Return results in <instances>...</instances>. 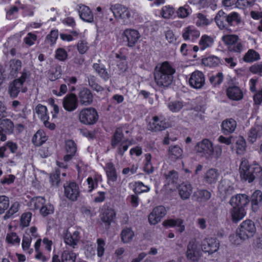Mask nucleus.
<instances>
[{
    "label": "nucleus",
    "mask_w": 262,
    "mask_h": 262,
    "mask_svg": "<svg viewBox=\"0 0 262 262\" xmlns=\"http://www.w3.org/2000/svg\"><path fill=\"white\" fill-rule=\"evenodd\" d=\"M175 72V69L166 61L159 66H156L154 69V75L157 85L163 89L168 88L173 81Z\"/></svg>",
    "instance_id": "f257e3e1"
},
{
    "label": "nucleus",
    "mask_w": 262,
    "mask_h": 262,
    "mask_svg": "<svg viewBox=\"0 0 262 262\" xmlns=\"http://www.w3.org/2000/svg\"><path fill=\"white\" fill-rule=\"evenodd\" d=\"M196 152L207 159H218L222 155V147L220 145L213 146L208 139H204L196 143L194 147Z\"/></svg>",
    "instance_id": "f03ea898"
},
{
    "label": "nucleus",
    "mask_w": 262,
    "mask_h": 262,
    "mask_svg": "<svg viewBox=\"0 0 262 262\" xmlns=\"http://www.w3.org/2000/svg\"><path fill=\"white\" fill-rule=\"evenodd\" d=\"M128 132L124 127L117 128L112 139L111 144L113 148L117 147V153L122 157L124 152L127 150L128 147L131 145V141L129 139L124 138L123 132Z\"/></svg>",
    "instance_id": "7ed1b4c3"
},
{
    "label": "nucleus",
    "mask_w": 262,
    "mask_h": 262,
    "mask_svg": "<svg viewBox=\"0 0 262 262\" xmlns=\"http://www.w3.org/2000/svg\"><path fill=\"white\" fill-rule=\"evenodd\" d=\"M257 170H260V166L258 164H250L247 159H242L239 168L242 180L249 183L253 182L256 178Z\"/></svg>",
    "instance_id": "20e7f679"
},
{
    "label": "nucleus",
    "mask_w": 262,
    "mask_h": 262,
    "mask_svg": "<svg viewBox=\"0 0 262 262\" xmlns=\"http://www.w3.org/2000/svg\"><path fill=\"white\" fill-rule=\"evenodd\" d=\"M215 21L217 26L222 28L225 27V21L230 26L238 25L241 22V18L237 12H233L227 15L223 11L220 10L215 17Z\"/></svg>",
    "instance_id": "39448f33"
},
{
    "label": "nucleus",
    "mask_w": 262,
    "mask_h": 262,
    "mask_svg": "<svg viewBox=\"0 0 262 262\" xmlns=\"http://www.w3.org/2000/svg\"><path fill=\"white\" fill-rule=\"evenodd\" d=\"M115 17L124 24L131 23L136 13L121 5H115L113 9H111Z\"/></svg>",
    "instance_id": "423d86ee"
},
{
    "label": "nucleus",
    "mask_w": 262,
    "mask_h": 262,
    "mask_svg": "<svg viewBox=\"0 0 262 262\" xmlns=\"http://www.w3.org/2000/svg\"><path fill=\"white\" fill-rule=\"evenodd\" d=\"M78 118L81 123L85 125H93L97 121L98 115L95 108H84L79 113Z\"/></svg>",
    "instance_id": "0eeeda50"
},
{
    "label": "nucleus",
    "mask_w": 262,
    "mask_h": 262,
    "mask_svg": "<svg viewBox=\"0 0 262 262\" xmlns=\"http://www.w3.org/2000/svg\"><path fill=\"white\" fill-rule=\"evenodd\" d=\"M237 229L239 231L242 238L246 240L253 237L256 231L254 222L250 220H246L242 222Z\"/></svg>",
    "instance_id": "6e6552de"
},
{
    "label": "nucleus",
    "mask_w": 262,
    "mask_h": 262,
    "mask_svg": "<svg viewBox=\"0 0 262 262\" xmlns=\"http://www.w3.org/2000/svg\"><path fill=\"white\" fill-rule=\"evenodd\" d=\"M64 195L70 201L74 202L80 196V191L78 185L75 181H67L63 184Z\"/></svg>",
    "instance_id": "1a4fd4ad"
},
{
    "label": "nucleus",
    "mask_w": 262,
    "mask_h": 262,
    "mask_svg": "<svg viewBox=\"0 0 262 262\" xmlns=\"http://www.w3.org/2000/svg\"><path fill=\"white\" fill-rule=\"evenodd\" d=\"M220 247L219 241L215 238L207 237L201 243V249L204 253L209 255L217 251Z\"/></svg>",
    "instance_id": "9d476101"
},
{
    "label": "nucleus",
    "mask_w": 262,
    "mask_h": 262,
    "mask_svg": "<svg viewBox=\"0 0 262 262\" xmlns=\"http://www.w3.org/2000/svg\"><path fill=\"white\" fill-rule=\"evenodd\" d=\"M200 246L199 242L195 239H192L189 242L186 254L188 259L192 261L198 259L201 253Z\"/></svg>",
    "instance_id": "9b49d317"
},
{
    "label": "nucleus",
    "mask_w": 262,
    "mask_h": 262,
    "mask_svg": "<svg viewBox=\"0 0 262 262\" xmlns=\"http://www.w3.org/2000/svg\"><path fill=\"white\" fill-rule=\"evenodd\" d=\"M148 129L153 132H159L165 129L167 124L165 118L162 116H155L148 124Z\"/></svg>",
    "instance_id": "f8f14e48"
},
{
    "label": "nucleus",
    "mask_w": 262,
    "mask_h": 262,
    "mask_svg": "<svg viewBox=\"0 0 262 262\" xmlns=\"http://www.w3.org/2000/svg\"><path fill=\"white\" fill-rule=\"evenodd\" d=\"M205 83L204 74L199 71H195L190 75L189 79V85L195 89H201Z\"/></svg>",
    "instance_id": "ddd939ff"
},
{
    "label": "nucleus",
    "mask_w": 262,
    "mask_h": 262,
    "mask_svg": "<svg viewBox=\"0 0 262 262\" xmlns=\"http://www.w3.org/2000/svg\"><path fill=\"white\" fill-rule=\"evenodd\" d=\"M80 239V232L77 230L73 232L67 230L63 236L64 243L72 249H75L77 247Z\"/></svg>",
    "instance_id": "4468645a"
},
{
    "label": "nucleus",
    "mask_w": 262,
    "mask_h": 262,
    "mask_svg": "<svg viewBox=\"0 0 262 262\" xmlns=\"http://www.w3.org/2000/svg\"><path fill=\"white\" fill-rule=\"evenodd\" d=\"M62 106L68 112H73L77 109L78 106V100L76 94L70 93L67 95L62 100Z\"/></svg>",
    "instance_id": "2eb2a0df"
},
{
    "label": "nucleus",
    "mask_w": 262,
    "mask_h": 262,
    "mask_svg": "<svg viewBox=\"0 0 262 262\" xmlns=\"http://www.w3.org/2000/svg\"><path fill=\"white\" fill-rule=\"evenodd\" d=\"M166 210L163 206H159L154 208L148 216V222L150 225H156L161 221L166 215Z\"/></svg>",
    "instance_id": "dca6fc26"
},
{
    "label": "nucleus",
    "mask_w": 262,
    "mask_h": 262,
    "mask_svg": "<svg viewBox=\"0 0 262 262\" xmlns=\"http://www.w3.org/2000/svg\"><path fill=\"white\" fill-rule=\"evenodd\" d=\"M122 35L123 39L127 41V46L129 47H134L140 38L139 32L136 30L132 29H125Z\"/></svg>",
    "instance_id": "f3484780"
},
{
    "label": "nucleus",
    "mask_w": 262,
    "mask_h": 262,
    "mask_svg": "<svg viewBox=\"0 0 262 262\" xmlns=\"http://www.w3.org/2000/svg\"><path fill=\"white\" fill-rule=\"evenodd\" d=\"M249 203V197L245 194H238L233 196L230 200L231 206L245 208Z\"/></svg>",
    "instance_id": "a211bd4d"
},
{
    "label": "nucleus",
    "mask_w": 262,
    "mask_h": 262,
    "mask_svg": "<svg viewBox=\"0 0 262 262\" xmlns=\"http://www.w3.org/2000/svg\"><path fill=\"white\" fill-rule=\"evenodd\" d=\"M79 101L82 105L88 106L90 105L93 100V96L88 88H82L78 93Z\"/></svg>",
    "instance_id": "6ab92c4d"
},
{
    "label": "nucleus",
    "mask_w": 262,
    "mask_h": 262,
    "mask_svg": "<svg viewBox=\"0 0 262 262\" xmlns=\"http://www.w3.org/2000/svg\"><path fill=\"white\" fill-rule=\"evenodd\" d=\"M226 94L230 99L234 101H239L243 98L242 91L236 85L229 86L226 90Z\"/></svg>",
    "instance_id": "aec40b11"
},
{
    "label": "nucleus",
    "mask_w": 262,
    "mask_h": 262,
    "mask_svg": "<svg viewBox=\"0 0 262 262\" xmlns=\"http://www.w3.org/2000/svg\"><path fill=\"white\" fill-rule=\"evenodd\" d=\"M27 91L26 88H23V85L18 80H14L13 82L10 84L9 87V92L10 95L12 98L16 97L19 93L21 92L23 93L26 92Z\"/></svg>",
    "instance_id": "412c9836"
},
{
    "label": "nucleus",
    "mask_w": 262,
    "mask_h": 262,
    "mask_svg": "<svg viewBox=\"0 0 262 262\" xmlns=\"http://www.w3.org/2000/svg\"><path fill=\"white\" fill-rule=\"evenodd\" d=\"M66 150L67 155L64 156L63 159L65 162L70 161L75 156L77 151V146L76 143L73 140H68L66 142Z\"/></svg>",
    "instance_id": "4be33fe9"
},
{
    "label": "nucleus",
    "mask_w": 262,
    "mask_h": 262,
    "mask_svg": "<svg viewBox=\"0 0 262 262\" xmlns=\"http://www.w3.org/2000/svg\"><path fill=\"white\" fill-rule=\"evenodd\" d=\"M116 216L115 210L112 208H107L103 212L101 220L105 224V227L108 228Z\"/></svg>",
    "instance_id": "5701e85b"
},
{
    "label": "nucleus",
    "mask_w": 262,
    "mask_h": 262,
    "mask_svg": "<svg viewBox=\"0 0 262 262\" xmlns=\"http://www.w3.org/2000/svg\"><path fill=\"white\" fill-rule=\"evenodd\" d=\"M179 195L182 200L188 199L192 192V187L190 184L187 183H182L178 188Z\"/></svg>",
    "instance_id": "b1692460"
},
{
    "label": "nucleus",
    "mask_w": 262,
    "mask_h": 262,
    "mask_svg": "<svg viewBox=\"0 0 262 262\" xmlns=\"http://www.w3.org/2000/svg\"><path fill=\"white\" fill-rule=\"evenodd\" d=\"M262 205V192L255 190L251 196V207L254 212L257 211Z\"/></svg>",
    "instance_id": "393cba45"
},
{
    "label": "nucleus",
    "mask_w": 262,
    "mask_h": 262,
    "mask_svg": "<svg viewBox=\"0 0 262 262\" xmlns=\"http://www.w3.org/2000/svg\"><path fill=\"white\" fill-rule=\"evenodd\" d=\"M200 35V32L193 27L189 26L184 29L182 34L184 40H191L193 41L198 38Z\"/></svg>",
    "instance_id": "a878e982"
},
{
    "label": "nucleus",
    "mask_w": 262,
    "mask_h": 262,
    "mask_svg": "<svg viewBox=\"0 0 262 262\" xmlns=\"http://www.w3.org/2000/svg\"><path fill=\"white\" fill-rule=\"evenodd\" d=\"M262 137V128L260 126L252 127L248 133V141L253 143Z\"/></svg>",
    "instance_id": "bb28decb"
},
{
    "label": "nucleus",
    "mask_w": 262,
    "mask_h": 262,
    "mask_svg": "<svg viewBox=\"0 0 262 262\" xmlns=\"http://www.w3.org/2000/svg\"><path fill=\"white\" fill-rule=\"evenodd\" d=\"M79 14L80 18L84 21L91 23L94 20L93 13L86 6L82 5L79 7Z\"/></svg>",
    "instance_id": "cd10ccee"
},
{
    "label": "nucleus",
    "mask_w": 262,
    "mask_h": 262,
    "mask_svg": "<svg viewBox=\"0 0 262 262\" xmlns=\"http://www.w3.org/2000/svg\"><path fill=\"white\" fill-rule=\"evenodd\" d=\"M236 127V122L233 119L224 120L222 123V130L224 134H229L234 132Z\"/></svg>",
    "instance_id": "c85d7f7f"
},
{
    "label": "nucleus",
    "mask_w": 262,
    "mask_h": 262,
    "mask_svg": "<svg viewBox=\"0 0 262 262\" xmlns=\"http://www.w3.org/2000/svg\"><path fill=\"white\" fill-rule=\"evenodd\" d=\"M230 213L233 222H238L242 220L246 214L245 208L241 207L232 206Z\"/></svg>",
    "instance_id": "c756f323"
},
{
    "label": "nucleus",
    "mask_w": 262,
    "mask_h": 262,
    "mask_svg": "<svg viewBox=\"0 0 262 262\" xmlns=\"http://www.w3.org/2000/svg\"><path fill=\"white\" fill-rule=\"evenodd\" d=\"M163 225L166 227H177V230L182 233L185 230V226L184 225V221L180 219L177 220L169 219L165 220L163 223Z\"/></svg>",
    "instance_id": "7c9ffc66"
},
{
    "label": "nucleus",
    "mask_w": 262,
    "mask_h": 262,
    "mask_svg": "<svg viewBox=\"0 0 262 262\" xmlns=\"http://www.w3.org/2000/svg\"><path fill=\"white\" fill-rule=\"evenodd\" d=\"M219 173L217 170L214 168H211L207 171L204 176V181L209 184H214L217 181Z\"/></svg>",
    "instance_id": "2f4dec72"
},
{
    "label": "nucleus",
    "mask_w": 262,
    "mask_h": 262,
    "mask_svg": "<svg viewBox=\"0 0 262 262\" xmlns=\"http://www.w3.org/2000/svg\"><path fill=\"white\" fill-rule=\"evenodd\" d=\"M14 128V124L12 121L8 119L1 120L0 134L5 135V133L10 134Z\"/></svg>",
    "instance_id": "473e14b6"
},
{
    "label": "nucleus",
    "mask_w": 262,
    "mask_h": 262,
    "mask_svg": "<svg viewBox=\"0 0 262 262\" xmlns=\"http://www.w3.org/2000/svg\"><path fill=\"white\" fill-rule=\"evenodd\" d=\"M169 157L172 160L181 158L183 155V150L178 145H171L168 150Z\"/></svg>",
    "instance_id": "72a5a7b5"
},
{
    "label": "nucleus",
    "mask_w": 262,
    "mask_h": 262,
    "mask_svg": "<svg viewBox=\"0 0 262 262\" xmlns=\"http://www.w3.org/2000/svg\"><path fill=\"white\" fill-rule=\"evenodd\" d=\"M260 59L259 54L253 49H249L244 55L243 60L245 62L252 63Z\"/></svg>",
    "instance_id": "f704fd0d"
},
{
    "label": "nucleus",
    "mask_w": 262,
    "mask_h": 262,
    "mask_svg": "<svg viewBox=\"0 0 262 262\" xmlns=\"http://www.w3.org/2000/svg\"><path fill=\"white\" fill-rule=\"evenodd\" d=\"M105 170L108 180L114 182L117 181V174L114 165L112 162L106 164Z\"/></svg>",
    "instance_id": "c9c22d12"
},
{
    "label": "nucleus",
    "mask_w": 262,
    "mask_h": 262,
    "mask_svg": "<svg viewBox=\"0 0 262 262\" xmlns=\"http://www.w3.org/2000/svg\"><path fill=\"white\" fill-rule=\"evenodd\" d=\"M235 142L236 153L238 155L243 154L245 152L247 147L245 139L242 136H238L235 138Z\"/></svg>",
    "instance_id": "e433bc0d"
},
{
    "label": "nucleus",
    "mask_w": 262,
    "mask_h": 262,
    "mask_svg": "<svg viewBox=\"0 0 262 262\" xmlns=\"http://www.w3.org/2000/svg\"><path fill=\"white\" fill-rule=\"evenodd\" d=\"M213 43V38L207 35L202 36L199 42L200 48L201 51H204L207 48L212 47Z\"/></svg>",
    "instance_id": "4c0bfd02"
},
{
    "label": "nucleus",
    "mask_w": 262,
    "mask_h": 262,
    "mask_svg": "<svg viewBox=\"0 0 262 262\" xmlns=\"http://www.w3.org/2000/svg\"><path fill=\"white\" fill-rule=\"evenodd\" d=\"M35 111L41 121L49 119V116L47 113L48 110L46 106L39 104L35 107Z\"/></svg>",
    "instance_id": "58836bf2"
},
{
    "label": "nucleus",
    "mask_w": 262,
    "mask_h": 262,
    "mask_svg": "<svg viewBox=\"0 0 262 262\" xmlns=\"http://www.w3.org/2000/svg\"><path fill=\"white\" fill-rule=\"evenodd\" d=\"M221 62V59L215 56H210L202 59L203 64L209 67H215Z\"/></svg>",
    "instance_id": "ea45409f"
},
{
    "label": "nucleus",
    "mask_w": 262,
    "mask_h": 262,
    "mask_svg": "<svg viewBox=\"0 0 262 262\" xmlns=\"http://www.w3.org/2000/svg\"><path fill=\"white\" fill-rule=\"evenodd\" d=\"M76 258V253L69 250H64L61 254V262H75Z\"/></svg>",
    "instance_id": "a19ab883"
},
{
    "label": "nucleus",
    "mask_w": 262,
    "mask_h": 262,
    "mask_svg": "<svg viewBox=\"0 0 262 262\" xmlns=\"http://www.w3.org/2000/svg\"><path fill=\"white\" fill-rule=\"evenodd\" d=\"M134 236V232L130 228H124L121 231V240L124 243L130 242Z\"/></svg>",
    "instance_id": "79ce46f5"
},
{
    "label": "nucleus",
    "mask_w": 262,
    "mask_h": 262,
    "mask_svg": "<svg viewBox=\"0 0 262 262\" xmlns=\"http://www.w3.org/2000/svg\"><path fill=\"white\" fill-rule=\"evenodd\" d=\"M6 242L11 245L19 246L20 242V238L15 232H8L6 236Z\"/></svg>",
    "instance_id": "37998d69"
},
{
    "label": "nucleus",
    "mask_w": 262,
    "mask_h": 262,
    "mask_svg": "<svg viewBox=\"0 0 262 262\" xmlns=\"http://www.w3.org/2000/svg\"><path fill=\"white\" fill-rule=\"evenodd\" d=\"M167 107L172 113H177L184 107V102L179 100L171 101L168 103Z\"/></svg>",
    "instance_id": "c03bdc74"
},
{
    "label": "nucleus",
    "mask_w": 262,
    "mask_h": 262,
    "mask_svg": "<svg viewBox=\"0 0 262 262\" xmlns=\"http://www.w3.org/2000/svg\"><path fill=\"white\" fill-rule=\"evenodd\" d=\"M32 239V237L29 234H25L22 240L21 245L23 250L29 254H31L33 251L32 249H30Z\"/></svg>",
    "instance_id": "a18cd8bd"
},
{
    "label": "nucleus",
    "mask_w": 262,
    "mask_h": 262,
    "mask_svg": "<svg viewBox=\"0 0 262 262\" xmlns=\"http://www.w3.org/2000/svg\"><path fill=\"white\" fill-rule=\"evenodd\" d=\"M240 39L236 35H226L222 37V40L228 46V49L236 43Z\"/></svg>",
    "instance_id": "49530a36"
},
{
    "label": "nucleus",
    "mask_w": 262,
    "mask_h": 262,
    "mask_svg": "<svg viewBox=\"0 0 262 262\" xmlns=\"http://www.w3.org/2000/svg\"><path fill=\"white\" fill-rule=\"evenodd\" d=\"M93 67L99 76L104 80L106 81L109 79V75L103 66H100L99 64L96 63L93 64Z\"/></svg>",
    "instance_id": "de8ad7c7"
},
{
    "label": "nucleus",
    "mask_w": 262,
    "mask_h": 262,
    "mask_svg": "<svg viewBox=\"0 0 262 262\" xmlns=\"http://www.w3.org/2000/svg\"><path fill=\"white\" fill-rule=\"evenodd\" d=\"M46 141V137L41 130H38L32 138V142L36 146H40Z\"/></svg>",
    "instance_id": "09e8293b"
},
{
    "label": "nucleus",
    "mask_w": 262,
    "mask_h": 262,
    "mask_svg": "<svg viewBox=\"0 0 262 262\" xmlns=\"http://www.w3.org/2000/svg\"><path fill=\"white\" fill-rule=\"evenodd\" d=\"M89 85L94 91L98 92H102L104 89L100 86L97 82V78L92 75H90L88 77Z\"/></svg>",
    "instance_id": "8fccbe9b"
},
{
    "label": "nucleus",
    "mask_w": 262,
    "mask_h": 262,
    "mask_svg": "<svg viewBox=\"0 0 262 262\" xmlns=\"http://www.w3.org/2000/svg\"><path fill=\"white\" fill-rule=\"evenodd\" d=\"M58 30H52L50 34H49L46 37L45 42L47 44L52 46L56 43V40L58 38Z\"/></svg>",
    "instance_id": "3c124183"
},
{
    "label": "nucleus",
    "mask_w": 262,
    "mask_h": 262,
    "mask_svg": "<svg viewBox=\"0 0 262 262\" xmlns=\"http://www.w3.org/2000/svg\"><path fill=\"white\" fill-rule=\"evenodd\" d=\"M191 9L187 4L183 7H180L177 11L178 16L182 18L187 17L191 13Z\"/></svg>",
    "instance_id": "603ef678"
},
{
    "label": "nucleus",
    "mask_w": 262,
    "mask_h": 262,
    "mask_svg": "<svg viewBox=\"0 0 262 262\" xmlns=\"http://www.w3.org/2000/svg\"><path fill=\"white\" fill-rule=\"evenodd\" d=\"M245 49V43L239 39L233 46H231L228 50L229 52L236 53H241Z\"/></svg>",
    "instance_id": "864d4df0"
},
{
    "label": "nucleus",
    "mask_w": 262,
    "mask_h": 262,
    "mask_svg": "<svg viewBox=\"0 0 262 262\" xmlns=\"http://www.w3.org/2000/svg\"><path fill=\"white\" fill-rule=\"evenodd\" d=\"M67 51L62 48L57 49L55 52V58L60 61H64L68 58Z\"/></svg>",
    "instance_id": "5fc2aeb1"
},
{
    "label": "nucleus",
    "mask_w": 262,
    "mask_h": 262,
    "mask_svg": "<svg viewBox=\"0 0 262 262\" xmlns=\"http://www.w3.org/2000/svg\"><path fill=\"white\" fill-rule=\"evenodd\" d=\"M149 186L145 185L142 182L138 181L135 183L134 191L136 194H141L143 192H147L150 190Z\"/></svg>",
    "instance_id": "6e6d98bb"
},
{
    "label": "nucleus",
    "mask_w": 262,
    "mask_h": 262,
    "mask_svg": "<svg viewBox=\"0 0 262 262\" xmlns=\"http://www.w3.org/2000/svg\"><path fill=\"white\" fill-rule=\"evenodd\" d=\"M39 211L41 215L43 216H46L53 213L54 207L50 203H45L39 209Z\"/></svg>",
    "instance_id": "4d7b16f0"
},
{
    "label": "nucleus",
    "mask_w": 262,
    "mask_h": 262,
    "mask_svg": "<svg viewBox=\"0 0 262 262\" xmlns=\"http://www.w3.org/2000/svg\"><path fill=\"white\" fill-rule=\"evenodd\" d=\"M194 195L198 198V200H208L211 197V194L210 192L206 190H198L195 191Z\"/></svg>",
    "instance_id": "13d9d810"
},
{
    "label": "nucleus",
    "mask_w": 262,
    "mask_h": 262,
    "mask_svg": "<svg viewBox=\"0 0 262 262\" xmlns=\"http://www.w3.org/2000/svg\"><path fill=\"white\" fill-rule=\"evenodd\" d=\"M221 63L230 68L233 69L237 65V61L236 58L228 56L224 58V60H221Z\"/></svg>",
    "instance_id": "bf43d9fd"
},
{
    "label": "nucleus",
    "mask_w": 262,
    "mask_h": 262,
    "mask_svg": "<svg viewBox=\"0 0 262 262\" xmlns=\"http://www.w3.org/2000/svg\"><path fill=\"white\" fill-rule=\"evenodd\" d=\"M223 80V75L222 73H217L215 75L210 77L209 81L214 86L220 85Z\"/></svg>",
    "instance_id": "052dcab7"
},
{
    "label": "nucleus",
    "mask_w": 262,
    "mask_h": 262,
    "mask_svg": "<svg viewBox=\"0 0 262 262\" xmlns=\"http://www.w3.org/2000/svg\"><path fill=\"white\" fill-rule=\"evenodd\" d=\"M45 203L46 200L42 196L34 197L31 200V204L36 209H40Z\"/></svg>",
    "instance_id": "680f3d73"
},
{
    "label": "nucleus",
    "mask_w": 262,
    "mask_h": 262,
    "mask_svg": "<svg viewBox=\"0 0 262 262\" xmlns=\"http://www.w3.org/2000/svg\"><path fill=\"white\" fill-rule=\"evenodd\" d=\"M9 198L5 195L0 196V214L3 213L9 206Z\"/></svg>",
    "instance_id": "e2e57ef3"
},
{
    "label": "nucleus",
    "mask_w": 262,
    "mask_h": 262,
    "mask_svg": "<svg viewBox=\"0 0 262 262\" xmlns=\"http://www.w3.org/2000/svg\"><path fill=\"white\" fill-rule=\"evenodd\" d=\"M164 177L168 183H173L178 179V173L174 170H170L164 174Z\"/></svg>",
    "instance_id": "0e129e2a"
},
{
    "label": "nucleus",
    "mask_w": 262,
    "mask_h": 262,
    "mask_svg": "<svg viewBox=\"0 0 262 262\" xmlns=\"http://www.w3.org/2000/svg\"><path fill=\"white\" fill-rule=\"evenodd\" d=\"M229 239L230 242L236 245H240L244 241H246V239H243L242 238L241 236L239 235V231L236 229V233L234 234H232L229 236Z\"/></svg>",
    "instance_id": "69168bd1"
},
{
    "label": "nucleus",
    "mask_w": 262,
    "mask_h": 262,
    "mask_svg": "<svg viewBox=\"0 0 262 262\" xmlns=\"http://www.w3.org/2000/svg\"><path fill=\"white\" fill-rule=\"evenodd\" d=\"M21 67V62L19 59H12L10 61L11 72L15 73L19 71Z\"/></svg>",
    "instance_id": "338daca9"
},
{
    "label": "nucleus",
    "mask_w": 262,
    "mask_h": 262,
    "mask_svg": "<svg viewBox=\"0 0 262 262\" xmlns=\"http://www.w3.org/2000/svg\"><path fill=\"white\" fill-rule=\"evenodd\" d=\"M97 256L99 257H102L105 251V243L102 238H98L97 240Z\"/></svg>",
    "instance_id": "774afa93"
}]
</instances>
